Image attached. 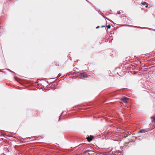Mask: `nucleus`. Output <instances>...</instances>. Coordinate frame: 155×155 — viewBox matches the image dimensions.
<instances>
[{
    "label": "nucleus",
    "mask_w": 155,
    "mask_h": 155,
    "mask_svg": "<svg viewBox=\"0 0 155 155\" xmlns=\"http://www.w3.org/2000/svg\"><path fill=\"white\" fill-rule=\"evenodd\" d=\"M94 151L90 150H87L85 151L83 153V154H87V155H92L94 154H95V155H97V154Z\"/></svg>",
    "instance_id": "nucleus-1"
},
{
    "label": "nucleus",
    "mask_w": 155,
    "mask_h": 155,
    "mask_svg": "<svg viewBox=\"0 0 155 155\" xmlns=\"http://www.w3.org/2000/svg\"><path fill=\"white\" fill-rule=\"evenodd\" d=\"M87 77V74L85 73H81L79 75V78L81 79H84Z\"/></svg>",
    "instance_id": "nucleus-2"
},
{
    "label": "nucleus",
    "mask_w": 155,
    "mask_h": 155,
    "mask_svg": "<svg viewBox=\"0 0 155 155\" xmlns=\"http://www.w3.org/2000/svg\"><path fill=\"white\" fill-rule=\"evenodd\" d=\"M128 98L126 97H124L120 98V100L122 101L124 103H127L128 102Z\"/></svg>",
    "instance_id": "nucleus-3"
},
{
    "label": "nucleus",
    "mask_w": 155,
    "mask_h": 155,
    "mask_svg": "<svg viewBox=\"0 0 155 155\" xmlns=\"http://www.w3.org/2000/svg\"><path fill=\"white\" fill-rule=\"evenodd\" d=\"M148 131V129H141L140 130V131L138 132V133H145L146 132H147Z\"/></svg>",
    "instance_id": "nucleus-4"
},
{
    "label": "nucleus",
    "mask_w": 155,
    "mask_h": 155,
    "mask_svg": "<svg viewBox=\"0 0 155 155\" xmlns=\"http://www.w3.org/2000/svg\"><path fill=\"white\" fill-rule=\"evenodd\" d=\"M94 138L93 136L91 135L90 136H88V137H87V139L88 141L90 142Z\"/></svg>",
    "instance_id": "nucleus-5"
},
{
    "label": "nucleus",
    "mask_w": 155,
    "mask_h": 155,
    "mask_svg": "<svg viewBox=\"0 0 155 155\" xmlns=\"http://www.w3.org/2000/svg\"><path fill=\"white\" fill-rule=\"evenodd\" d=\"M152 120V121L154 122L155 123V116L153 117Z\"/></svg>",
    "instance_id": "nucleus-6"
},
{
    "label": "nucleus",
    "mask_w": 155,
    "mask_h": 155,
    "mask_svg": "<svg viewBox=\"0 0 155 155\" xmlns=\"http://www.w3.org/2000/svg\"><path fill=\"white\" fill-rule=\"evenodd\" d=\"M107 28L108 29V28H110L111 27V26H110V25H108L107 26Z\"/></svg>",
    "instance_id": "nucleus-7"
},
{
    "label": "nucleus",
    "mask_w": 155,
    "mask_h": 155,
    "mask_svg": "<svg viewBox=\"0 0 155 155\" xmlns=\"http://www.w3.org/2000/svg\"><path fill=\"white\" fill-rule=\"evenodd\" d=\"M141 4H142V5H145V3L144 2H142L141 3Z\"/></svg>",
    "instance_id": "nucleus-8"
},
{
    "label": "nucleus",
    "mask_w": 155,
    "mask_h": 155,
    "mask_svg": "<svg viewBox=\"0 0 155 155\" xmlns=\"http://www.w3.org/2000/svg\"><path fill=\"white\" fill-rule=\"evenodd\" d=\"M61 74H59L58 75V78H59L60 77H61Z\"/></svg>",
    "instance_id": "nucleus-9"
},
{
    "label": "nucleus",
    "mask_w": 155,
    "mask_h": 155,
    "mask_svg": "<svg viewBox=\"0 0 155 155\" xmlns=\"http://www.w3.org/2000/svg\"><path fill=\"white\" fill-rule=\"evenodd\" d=\"M4 149H5V150H7L8 152V149L7 148H4Z\"/></svg>",
    "instance_id": "nucleus-10"
},
{
    "label": "nucleus",
    "mask_w": 155,
    "mask_h": 155,
    "mask_svg": "<svg viewBox=\"0 0 155 155\" xmlns=\"http://www.w3.org/2000/svg\"><path fill=\"white\" fill-rule=\"evenodd\" d=\"M148 7V5H147L145 6L146 8H147Z\"/></svg>",
    "instance_id": "nucleus-11"
},
{
    "label": "nucleus",
    "mask_w": 155,
    "mask_h": 155,
    "mask_svg": "<svg viewBox=\"0 0 155 155\" xmlns=\"http://www.w3.org/2000/svg\"><path fill=\"white\" fill-rule=\"evenodd\" d=\"M99 27H99V26H97V28H99Z\"/></svg>",
    "instance_id": "nucleus-12"
},
{
    "label": "nucleus",
    "mask_w": 155,
    "mask_h": 155,
    "mask_svg": "<svg viewBox=\"0 0 155 155\" xmlns=\"http://www.w3.org/2000/svg\"><path fill=\"white\" fill-rule=\"evenodd\" d=\"M104 155H108V154H104Z\"/></svg>",
    "instance_id": "nucleus-13"
},
{
    "label": "nucleus",
    "mask_w": 155,
    "mask_h": 155,
    "mask_svg": "<svg viewBox=\"0 0 155 155\" xmlns=\"http://www.w3.org/2000/svg\"><path fill=\"white\" fill-rule=\"evenodd\" d=\"M28 138H29V139H31V138H30V137H28Z\"/></svg>",
    "instance_id": "nucleus-14"
},
{
    "label": "nucleus",
    "mask_w": 155,
    "mask_h": 155,
    "mask_svg": "<svg viewBox=\"0 0 155 155\" xmlns=\"http://www.w3.org/2000/svg\"><path fill=\"white\" fill-rule=\"evenodd\" d=\"M113 155H117L116 154H113Z\"/></svg>",
    "instance_id": "nucleus-15"
},
{
    "label": "nucleus",
    "mask_w": 155,
    "mask_h": 155,
    "mask_svg": "<svg viewBox=\"0 0 155 155\" xmlns=\"http://www.w3.org/2000/svg\"><path fill=\"white\" fill-rule=\"evenodd\" d=\"M75 155H78V154H76Z\"/></svg>",
    "instance_id": "nucleus-16"
},
{
    "label": "nucleus",
    "mask_w": 155,
    "mask_h": 155,
    "mask_svg": "<svg viewBox=\"0 0 155 155\" xmlns=\"http://www.w3.org/2000/svg\"><path fill=\"white\" fill-rule=\"evenodd\" d=\"M103 27H105V26H103Z\"/></svg>",
    "instance_id": "nucleus-17"
},
{
    "label": "nucleus",
    "mask_w": 155,
    "mask_h": 155,
    "mask_svg": "<svg viewBox=\"0 0 155 155\" xmlns=\"http://www.w3.org/2000/svg\"><path fill=\"white\" fill-rule=\"evenodd\" d=\"M48 79V80H49V79Z\"/></svg>",
    "instance_id": "nucleus-18"
}]
</instances>
